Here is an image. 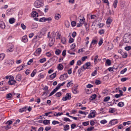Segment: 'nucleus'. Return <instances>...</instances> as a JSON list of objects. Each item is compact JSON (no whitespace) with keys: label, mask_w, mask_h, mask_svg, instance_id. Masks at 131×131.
<instances>
[{"label":"nucleus","mask_w":131,"mask_h":131,"mask_svg":"<svg viewBox=\"0 0 131 131\" xmlns=\"http://www.w3.org/2000/svg\"><path fill=\"white\" fill-rule=\"evenodd\" d=\"M123 40L125 43H128L131 41V34L128 33L125 34L123 37Z\"/></svg>","instance_id":"obj_1"},{"label":"nucleus","mask_w":131,"mask_h":131,"mask_svg":"<svg viewBox=\"0 0 131 131\" xmlns=\"http://www.w3.org/2000/svg\"><path fill=\"white\" fill-rule=\"evenodd\" d=\"M90 62H87L84 65L81 67V68L79 69L78 71V73L80 74L82 71L86 69H88L89 68V66H90Z\"/></svg>","instance_id":"obj_2"},{"label":"nucleus","mask_w":131,"mask_h":131,"mask_svg":"<svg viewBox=\"0 0 131 131\" xmlns=\"http://www.w3.org/2000/svg\"><path fill=\"white\" fill-rule=\"evenodd\" d=\"M43 5V1L42 0H39L36 1L34 4L35 7L37 8H40Z\"/></svg>","instance_id":"obj_3"},{"label":"nucleus","mask_w":131,"mask_h":131,"mask_svg":"<svg viewBox=\"0 0 131 131\" xmlns=\"http://www.w3.org/2000/svg\"><path fill=\"white\" fill-rule=\"evenodd\" d=\"M90 113L89 114L88 118H92L95 117V113L96 112L95 110H91Z\"/></svg>","instance_id":"obj_4"},{"label":"nucleus","mask_w":131,"mask_h":131,"mask_svg":"<svg viewBox=\"0 0 131 131\" xmlns=\"http://www.w3.org/2000/svg\"><path fill=\"white\" fill-rule=\"evenodd\" d=\"M8 49L7 51H8L9 52H12L14 50V46L13 44L9 43L8 45Z\"/></svg>","instance_id":"obj_5"},{"label":"nucleus","mask_w":131,"mask_h":131,"mask_svg":"<svg viewBox=\"0 0 131 131\" xmlns=\"http://www.w3.org/2000/svg\"><path fill=\"white\" fill-rule=\"evenodd\" d=\"M52 20L51 18L50 17L45 18L42 17L40 18L39 20V21L40 22H44L47 21H51Z\"/></svg>","instance_id":"obj_6"},{"label":"nucleus","mask_w":131,"mask_h":131,"mask_svg":"<svg viewBox=\"0 0 131 131\" xmlns=\"http://www.w3.org/2000/svg\"><path fill=\"white\" fill-rule=\"evenodd\" d=\"M71 99V94L68 93H67L65 97H63L62 100L63 101H66L70 100Z\"/></svg>","instance_id":"obj_7"},{"label":"nucleus","mask_w":131,"mask_h":131,"mask_svg":"<svg viewBox=\"0 0 131 131\" xmlns=\"http://www.w3.org/2000/svg\"><path fill=\"white\" fill-rule=\"evenodd\" d=\"M50 33V32H48L47 35L48 37L55 39L56 33L54 31L51 34L50 36H49Z\"/></svg>","instance_id":"obj_8"},{"label":"nucleus","mask_w":131,"mask_h":131,"mask_svg":"<svg viewBox=\"0 0 131 131\" xmlns=\"http://www.w3.org/2000/svg\"><path fill=\"white\" fill-rule=\"evenodd\" d=\"M14 63V61L11 60H6L4 62L5 64L7 65H10L13 64Z\"/></svg>","instance_id":"obj_9"},{"label":"nucleus","mask_w":131,"mask_h":131,"mask_svg":"<svg viewBox=\"0 0 131 131\" xmlns=\"http://www.w3.org/2000/svg\"><path fill=\"white\" fill-rule=\"evenodd\" d=\"M68 78V75L67 73H65L61 75L60 79L61 80L63 81L66 79Z\"/></svg>","instance_id":"obj_10"},{"label":"nucleus","mask_w":131,"mask_h":131,"mask_svg":"<svg viewBox=\"0 0 131 131\" xmlns=\"http://www.w3.org/2000/svg\"><path fill=\"white\" fill-rule=\"evenodd\" d=\"M14 78L13 77H12L10 79H9V80L8 82V83L9 84L12 85L15 84L16 83V81L14 80Z\"/></svg>","instance_id":"obj_11"},{"label":"nucleus","mask_w":131,"mask_h":131,"mask_svg":"<svg viewBox=\"0 0 131 131\" xmlns=\"http://www.w3.org/2000/svg\"><path fill=\"white\" fill-rule=\"evenodd\" d=\"M118 122L116 119H113L109 123V124L111 125H114L115 124L117 123Z\"/></svg>","instance_id":"obj_12"},{"label":"nucleus","mask_w":131,"mask_h":131,"mask_svg":"<svg viewBox=\"0 0 131 131\" xmlns=\"http://www.w3.org/2000/svg\"><path fill=\"white\" fill-rule=\"evenodd\" d=\"M41 51V48H38L37 49L34 53L35 54L36 56L39 55L40 54Z\"/></svg>","instance_id":"obj_13"},{"label":"nucleus","mask_w":131,"mask_h":131,"mask_svg":"<svg viewBox=\"0 0 131 131\" xmlns=\"http://www.w3.org/2000/svg\"><path fill=\"white\" fill-rule=\"evenodd\" d=\"M55 39H53L50 38L49 41V45L50 46H52L54 43Z\"/></svg>","instance_id":"obj_14"},{"label":"nucleus","mask_w":131,"mask_h":131,"mask_svg":"<svg viewBox=\"0 0 131 131\" xmlns=\"http://www.w3.org/2000/svg\"><path fill=\"white\" fill-rule=\"evenodd\" d=\"M5 27L4 23L3 21H0V27L2 29H4Z\"/></svg>","instance_id":"obj_15"},{"label":"nucleus","mask_w":131,"mask_h":131,"mask_svg":"<svg viewBox=\"0 0 131 131\" xmlns=\"http://www.w3.org/2000/svg\"><path fill=\"white\" fill-rule=\"evenodd\" d=\"M16 19L13 17L10 18L9 20V23L10 24H13L15 22Z\"/></svg>","instance_id":"obj_16"},{"label":"nucleus","mask_w":131,"mask_h":131,"mask_svg":"<svg viewBox=\"0 0 131 131\" xmlns=\"http://www.w3.org/2000/svg\"><path fill=\"white\" fill-rule=\"evenodd\" d=\"M58 89L56 87V88L53 90L50 93V94L49 95V96H50L52 95H53V94H54V93L56 92L57 91Z\"/></svg>","instance_id":"obj_17"},{"label":"nucleus","mask_w":131,"mask_h":131,"mask_svg":"<svg viewBox=\"0 0 131 131\" xmlns=\"http://www.w3.org/2000/svg\"><path fill=\"white\" fill-rule=\"evenodd\" d=\"M22 41L25 43H26L28 41V39L26 36H25L23 37Z\"/></svg>","instance_id":"obj_18"},{"label":"nucleus","mask_w":131,"mask_h":131,"mask_svg":"<svg viewBox=\"0 0 131 131\" xmlns=\"http://www.w3.org/2000/svg\"><path fill=\"white\" fill-rule=\"evenodd\" d=\"M63 130L64 131H67L69 129V125L67 124L64 125H63Z\"/></svg>","instance_id":"obj_19"},{"label":"nucleus","mask_w":131,"mask_h":131,"mask_svg":"<svg viewBox=\"0 0 131 131\" xmlns=\"http://www.w3.org/2000/svg\"><path fill=\"white\" fill-rule=\"evenodd\" d=\"M38 27V24L37 23H34L31 26L32 29H35L37 28Z\"/></svg>","instance_id":"obj_20"},{"label":"nucleus","mask_w":131,"mask_h":131,"mask_svg":"<svg viewBox=\"0 0 131 131\" xmlns=\"http://www.w3.org/2000/svg\"><path fill=\"white\" fill-rule=\"evenodd\" d=\"M16 80L18 81H20L21 79V75L20 74H18L16 77Z\"/></svg>","instance_id":"obj_21"},{"label":"nucleus","mask_w":131,"mask_h":131,"mask_svg":"<svg viewBox=\"0 0 131 131\" xmlns=\"http://www.w3.org/2000/svg\"><path fill=\"white\" fill-rule=\"evenodd\" d=\"M24 67V64L18 67L17 68L16 70L18 71H20L23 69Z\"/></svg>","instance_id":"obj_22"},{"label":"nucleus","mask_w":131,"mask_h":131,"mask_svg":"<svg viewBox=\"0 0 131 131\" xmlns=\"http://www.w3.org/2000/svg\"><path fill=\"white\" fill-rule=\"evenodd\" d=\"M96 95L95 94H93L91 96V97L89 98V100L90 101L94 100L96 97Z\"/></svg>","instance_id":"obj_23"},{"label":"nucleus","mask_w":131,"mask_h":131,"mask_svg":"<svg viewBox=\"0 0 131 131\" xmlns=\"http://www.w3.org/2000/svg\"><path fill=\"white\" fill-rule=\"evenodd\" d=\"M32 16L34 17L36 16H38V15L36 11L32 12L31 13Z\"/></svg>","instance_id":"obj_24"},{"label":"nucleus","mask_w":131,"mask_h":131,"mask_svg":"<svg viewBox=\"0 0 131 131\" xmlns=\"http://www.w3.org/2000/svg\"><path fill=\"white\" fill-rule=\"evenodd\" d=\"M72 90L73 93L76 94L77 93L76 87H73L72 88Z\"/></svg>","instance_id":"obj_25"},{"label":"nucleus","mask_w":131,"mask_h":131,"mask_svg":"<svg viewBox=\"0 0 131 131\" xmlns=\"http://www.w3.org/2000/svg\"><path fill=\"white\" fill-rule=\"evenodd\" d=\"M63 68V65L61 64H59L58 66V69L59 70H62Z\"/></svg>","instance_id":"obj_26"},{"label":"nucleus","mask_w":131,"mask_h":131,"mask_svg":"<svg viewBox=\"0 0 131 131\" xmlns=\"http://www.w3.org/2000/svg\"><path fill=\"white\" fill-rule=\"evenodd\" d=\"M5 54L4 53H2L0 54V61L2 60L4 58Z\"/></svg>","instance_id":"obj_27"},{"label":"nucleus","mask_w":131,"mask_h":131,"mask_svg":"<svg viewBox=\"0 0 131 131\" xmlns=\"http://www.w3.org/2000/svg\"><path fill=\"white\" fill-rule=\"evenodd\" d=\"M50 120H45L43 121V123L44 125H47L50 123Z\"/></svg>","instance_id":"obj_28"},{"label":"nucleus","mask_w":131,"mask_h":131,"mask_svg":"<svg viewBox=\"0 0 131 131\" xmlns=\"http://www.w3.org/2000/svg\"><path fill=\"white\" fill-rule=\"evenodd\" d=\"M66 83V82H63L61 84H58L57 86L56 87L58 89H59L60 88V87L61 86H63L64 84Z\"/></svg>","instance_id":"obj_29"},{"label":"nucleus","mask_w":131,"mask_h":131,"mask_svg":"<svg viewBox=\"0 0 131 131\" xmlns=\"http://www.w3.org/2000/svg\"><path fill=\"white\" fill-rule=\"evenodd\" d=\"M97 42L96 40H93L91 42V43L90 46V47L92 48V44L94 45L97 43Z\"/></svg>","instance_id":"obj_30"},{"label":"nucleus","mask_w":131,"mask_h":131,"mask_svg":"<svg viewBox=\"0 0 131 131\" xmlns=\"http://www.w3.org/2000/svg\"><path fill=\"white\" fill-rule=\"evenodd\" d=\"M124 104L123 102H121L117 104V105L120 107L123 106L124 105Z\"/></svg>","instance_id":"obj_31"},{"label":"nucleus","mask_w":131,"mask_h":131,"mask_svg":"<svg viewBox=\"0 0 131 131\" xmlns=\"http://www.w3.org/2000/svg\"><path fill=\"white\" fill-rule=\"evenodd\" d=\"M56 73H54L51 75L50 76V77L51 78L53 79L56 76Z\"/></svg>","instance_id":"obj_32"},{"label":"nucleus","mask_w":131,"mask_h":131,"mask_svg":"<svg viewBox=\"0 0 131 131\" xmlns=\"http://www.w3.org/2000/svg\"><path fill=\"white\" fill-rule=\"evenodd\" d=\"M61 42L64 44H65L66 43V39L65 37H63L61 39Z\"/></svg>","instance_id":"obj_33"},{"label":"nucleus","mask_w":131,"mask_h":131,"mask_svg":"<svg viewBox=\"0 0 131 131\" xmlns=\"http://www.w3.org/2000/svg\"><path fill=\"white\" fill-rule=\"evenodd\" d=\"M85 20V19L84 17H83L82 19H80L79 23L80 24H83Z\"/></svg>","instance_id":"obj_34"},{"label":"nucleus","mask_w":131,"mask_h":131,"mask_svg":"<svg viewBox=\"0 0 131 131\" xmlns=\"http://www.w3.org/2000/svg\"><path fill=\"white\" fill-rule=\"evenodd\" d=\"M98 58V55H96L95 56L94 58V60L95 64H96L97 63V59Z\"/></svg>","instance_id":"obj_35"},{"label":"nucleus","mask_w":131,"mask_h":131,"mask_svg":"<svg viewBox=\"0 0 131 131\" xmlns=\"http://www.w3.org/2000/svg\"><path fill=\"white\" fill-rule=\"evenodd\" d=\"M114 109V108H110L109 110V112L111 113H113L115 111Z\"/></svg>","instance_id":"obj_36"},{"label":"nucleus","mask_w":131,"mask_h":131,"mask_svg":"<svg viewBox=\"0 0 131 131\" xmlns=\"http://www.w3.org/2000/svg\"><path fill=\"white\" fill-rule=\"evenodd\" d=\"M12 96V94L11 93H9L7 94L6 96V99H9Z\"/></svg>","instance_id":"obj_37"},{"label":"nucleus","mask_w":131,"mask_h":131,"mask_svg":"<svg viewBox=\"0 0 131 131\" xmlns=\"http://www.w3.org/2000/svg\"><path fill=\"white\" fill-rule=\"evenodd\" d=\"M117 0H115L114 3L113 4L114 7L115 8L117 6Z\"/></svg>","instance_id":"obj_38"},{"label":"nucleus","mask_w":131,"mask_h":131,"mask_svg":"<svg viewBox=\"0 0 131 131\" xmlns=\"http://www.w3.org/2000/svg\"><path fill=\"white\" fill-rule=\"evenodd\" d=\"M70 47L71 49L70 50H73L74 49V48L76 47V45L75 44L73 43L71 45Z\"/></svg>","instance_id":"obj_39"},{"label":"nucleus","mask_w":131,"mask_h":131,"mask_svg":"<svg viewBox=\"0 0 131 131\" xmlns=\"http://www.w3.org/2000/svg\"><path fill=\"white\" fill-rule=\"evenodd\" d=\"M110 99V97L109 96H107L105 97L104 100V102H107Z\"/></svg>","instance_id":"obj_40"},{"label":"nucleus","mask_w":131,"mask_h":131,"mask_svg":"<svg viewBox=\"0 0 131 131\" xmlns=\"http://www.w3.org/2000/svg\"><path fill=\"white\" fill-rule=\"evenodd\" d=\"M73 83L71 81L68 83L67 84V86L68 87H69L70 86H72L73 85Z\"/></svg>","instance_id":"obj_41"},{"label":"nucleus","mask_w":131,"mask_h":131,"mask_svg":"<svg viewBox=\"0 0 131 131\" xmlns=\"http://www.w3.org/2000/svg\"><path fill=\"white\" fill-rule=\"evenodd\" d=\"M106 63L107 64L108 66H110L111 64V61L109 59H107L106 61Z\"/></svg>","instance_id":"obj_42"},{"label":"nucleus","mask_w":131,"mask_h":131,"mask_svg":"<svg viewBox=\"0 0 131 131\" xmlns=\"http://www.w3.org/2000/svg\"><path fill=\"white\" fill-rule=\"evenodd\" d=\"M46 61V58H44L42 59H40L39 60V61L41 63H43L44 62Z\"/></svg>","instance_id":"obj_43"},{"label":"nucleus","mask_w":131,"mask_h":131,"mask_svg":"<svg viewBox=\"0 0 131 131\" xmlns=\"http://www.w3.org/2000/svg\"><path fill=\"white\" fill-rule=\"evenodd\" d=\"M128 80V78H123L121 79V80L122 82H124Z\"/></svg>","instance_id":"obj_44"},{"label":"nucleus","mask_w":131,"mask_h":131,"mask_svg":"<svg viewBox=\"0 0 131 131\" xmlns=\"http://www.w3.org/2000/svg\"><path fill=\"white\" fill-rule=\"evenodd\" d=\"M112 21V20L110 18H108L106 22V24H111Z\"/></svg>","instance_id":"obj_45"},{"label":"nucleus","mask_w":131,"mask_h":131,"mask_svg":"<svg viewBox=\"0 0 131 131\" xmlns=\"http://www.w3.org/2000/svg\"><path fill=\"white\" fill-rule=\"evenodd\" d=\"M107 121L105 119L101 120L100 121V123L102 124H104L107 123Z\"/></svg>","instance_id":"obj_46"},{"label":"nucleus","mask_w":131,"mask_h":131,"mask_svg":"<svg viewBox=\"0 0 131 131\" xmlns=\"http://www.w3.org/2000/svg\"><path fill=\"white\" fill-rule=\"evenodd\" d=\"M63 121L65 122H71V121L67 117H65L63 119Z\"/></svg>","instance_id":"obj_47"},{"label":"nucleus","mask_w":131,"mask_h":131,"mask_svg":"<svg viewBox=\"0 0 131 131\" xmlns=\"http://www.w3.org/2000/svg\"><path fill=\"white\" fill-rule=\"evenodd\" d=\"M59 122L56 121H53L52 122V124L53 125H55L57 124H59Z\"/></svg>","instance_id":"obj_48"},{"label":"nucleus","mask_w":131,"mask_h":131,"mask_svg":"<svg viewBox=\"0 0 131 131\" xmlns=\"http://www.w3.org/2000/svg\"><path fill=\"white\" fill-rule=\"evenodd\" d=\"M61 51L59 49H57L55 51V53L57 55H59Z\"/></svg>","instance_id":"obj_49"},{"label":"nucleus","mask_w":131,"mask_h":131,"mask_svg":"<svg viewBox=\"0 0 131 131\" xmlns=\"http://www.w3.org/2000/svg\"><path fill=\"white\" fill-rule=\"evenodd\" d=\"M61 95V93L60 92H59L57 93L55 95L57 97H59Z\"/></svg>","instance_id":"obj_50"},{"label":"nucleus","mask_w":131,"mask_h":131,"mask_svg":"<svg viewBox=\"0 0 131 131\" xmlns=\"http://www.w3.org/2000/svg\"><path fill=\"white\" fill-rule=\"evenodd\" d=\"M94 128L93 127H88L87 129V131H91Z\"/></svg>","instance_id":"obj_51"},{"label":"nucleus","mask_w":131,"mask_h":131,"mask_svg":"<svg viewBox=\"0 0 131 131\" xmlns=\"http://www.w3.org/2000/svg\"><path fill=\"white\" fill-rule=\"evenodd\" d=\"M60 15L59 14H56L55 16V18L56 19H58L59 18V16Z\"/></svg>","instance_id":"obj_52"},{"label":"nucleus","mask_w":131,"mask_h":131,"mask_svg":"<svg viewBox=\"0 0 131 131\" xmlns=\"http://www.w3.org/2000/svg\"><path fill=\"white\" fill-rule=\"evenodd\" d=\"M127 70V69L126 68L124 69L123 70L121 71L120 73L122 74H124L125 72Z\"/></svg>","instance_id":"obj_53"},{"label":"nucleus","mask_w":131,"mask_h":131,"mask_svg":"<svg viewBox=\"0 0 131 131\" xmlns=\"http://www.w3.org/2000/svg\"><path fill=\"white\" fill-rule=\"evenodd\" d=\"M83 123V125L84 126H86L87 125L89 124V122H84L83 123Z\"/></svg>","instance_id":"obj_54"},{"label":"nucleus","mask_w":131,"mask_h":131,"mask_svg":"<svg viewBox=\"0 0 131 131\" xmlns=\"http://www.w3.org/2000/svg\"><path fill=\"white\" fill-rule=\"evenodd\" d=\"M12 121L10 120H9L7 121V122L6 123V124H7V125H10V124H12Z\"/></svg>","instance_id":"obj_55"},{"label":"nucleus","mask_w":131,"mask_h":131,"mask_svg":"<svg viewBox=\"0 0 131 131\" xmlns=\"http://www.w3.org/2000/svg\"><path fill=\"white\" fill-rule=\"evenodd\" d=\"M104 3L107 4V5L108 6H109V3L108 0H102Z\"/></svg>","instance_id":"obj_56"},{"label":"nucleus","mask_w":131,"mask_h":131,"mask_svg":"<svg viewBox=\"0 0 131 131\" xmlns=\"http://www.w3.org/2000/svg\"><path fill=\"white\" fill-rule=\"evenodd\" d=\"M21 27L24 30L26 28V26L23 23L21 24Z\"/></svg>","instance_id":"obj_57"},{"label":"nucleus","mask_w":131,"mask_h":131,"mask_svg":"<svg viewBox=\"0 0 131 131\" xmlns=\"http://www.w3.org/2000/svg\"><path fill=\"white\" fill-rule=\"evenodd\" d=\"M74 41V39L71 38H70L69 40V43H72Z\"/></svg>","instance_id":"obj_58"},{"label":"nucleus","mask_w":131,"mask_h":131,"mask_svg":"<svg viewBox=\"0 0 131 131\" xmlns=\"http://www.w3.org/2000/svg\"><path fill=\"white\" fill-rule=\"evenodd\" d=\"M96 16L95 15H92L90 16V18L91 19H95L96 18Z\"/></svg>","instance_id":"obj_59"},{"label":"nucleus","mask_w":131,"mask_h":131,"mask_svg":"<svg viewBox=\"0 0 131 131\" xmlns=\"http://www.w3.org/2000/svg\"><path fill=\"white\" fill-rule=\"evenodd\" d=\"M103 43V40L102 39H101L100 40L99 42V46H100Z\"/></svg>","instance_id":"obj_60"},{"label":"nucleus","mask_w":131,"mask_h":131,"mask_svg":"<svg viewBox=\"0 0 131 131\" xmlns=\"http://www.w3.org/2000/svg\"><path fill=\"white\" fill-rule=\"evenodd\" d=\"M65 25L66 27H68L69 26V23L68 21H67L65 23Z\"/></svg>","instance_id":"obj_61"},{"label":"nucleus","mask_w":131,"mask_h":131,"mask_svg":"<svg viewBox=\"0 0 131 131\" xmlns=\"http://www.w3.org/2000/svg\"><path fill=\"white\" fill-rule=\"evenodd\" d=\"M96 74V70H95L92 73V76H94Z\"/></svg>","instance_id":"obj_62"},{"label":"nucleus","mask_w":131,"mask_h":131,"mask_svg":"<svg viewBox=\"0 0 131 131\" xmlns=\"http://www.w3.org/2000/svg\"><path fill=\"white\" fill-rule=\"evenodd\" d=\"M46 56L48 57H50L51 54V53L49 52H48L46 53Z\"/></svg>","instance_id":"obj_63"},{"label":"nucleus","mask_w":131,"mask_h":131,"mask_svg":"<svg viewBox=\"0 0 131 131\" xmlns=\"http://www.w3.org/2000/svg\"><path fill=\"white\" fill-rule=\"evenodd\" d=\"M76 126V124H73L71 125V127L72 129H74Z\"/></svg>","instance_id":"obj_64"}]
</instances>
